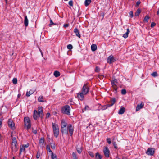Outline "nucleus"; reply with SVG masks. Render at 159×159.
<instances>
[{"mask_svg":"<svg viewBox=\"0 0 159 159\" xmlns=\"http://www.w3.org/2000/svg\"><path fill=\"white\" fill-rule=\"evenodd\" d=\"M67 123L64 120H61V131L62 134L68 135V131H69L70 135L71 136L73 133L74 128L72 126L71 124H69L68 125L67 128L66 127Z\"/></svg>","mask_w":159,"mask_h":159,"instance_id":"f257e3e1","label":"nucleus"},{"mask_svg":"<svg viewBox=\"0 0 159 159\" xmlns=\"http://www.w3.org/2000/svg\"><path fill=\"white\" fill-rule=\"evenodd\" d=\"M70 107L68 105H66L64 106L61 109L62 113L66 114L68 115H70Z\"/></svg>","mask_w":159,"mask_h":159,"instance_id":"f03ea898","label":"nucleus"},{"mask_svg":"<svg viewBox=\"0 0 159 159\" xmlns=\"http://www.w3.org/2000/svg\"><path fill=\"white\" fill-rule=\"evenodd\" d=\"M88 84V83L84 84L81 89V92L84 93V95H86L89 91V88Z\"/></svg>","mask_w":159,"mask_h":159,"instance_id":"7ed1b4c3","label":"nucleus"},{"mask_svg":"<svg viewBox=\"0 0 159 159\" xmlns=\"http://www.w3.org/2000/svg\"><path fill=\"white\" fill-rule=\"evenodd\" d=\"M24 121L25 127H26L27 129H29L31 127L30 121L29 118L28 117H25L24 119Z\"/></svg>","mask_w":159,"mask_h":159,"instance_id":"20e7f679","label":"nucleus"},{"mask_svg":"<svg viewBox=\"0 0 159 159\" xmlns=\"http://www.w3.org/2000/svg\"><path fill=\"white\" fill-rule=\"evenodd\" d=\"M17 144V141L15 137H14L12 138V149H14L15 150H16V145Z\"/></svg>","mask_w":159,"mask_h":159,"instance_id":"39448f33","label":"nucleus"},{"mask_svg":"<svg viewBox=\"0 0 159 159\" xmlns=\"http://www.w3.org/2000/svg\"><path fill=\"white\" fill-rule=\"evenodd\" d=\"M154 153V149L153 148H148L146 152V153L148 155H153Z\"/></svg>","mask_w":159,"mask_h":159,"instance_id":"423d86ee","label":"nucleus"},{"mask_svg":"<svg viewBox=\"0 0 159 159\" xmlns=\"http://www.w3.org/2000/svg\"><path fill=\"white\" fill-rule=\"evenodd\" d=\"M42 118L43 116L41 115H39V114L37 112V111L36 110H35L34 111L33 118L34 120H37L39 117Z\"/></svg>","mask_w":159,"mask_h":159,"instance_id":"0eeeda50","label":"nucleus"},{"mask_svg":"<svg viewBox=\"0 0 159 159\" xmlns=\"http://www.w3.org/2000/svg\"><path fill=\"white\" fill-rule=\"evenodd\" d=\"M103 152L105 156L108 157H109L110 152L108 148L107 147H105L103 150Z\"/></svg>","mask_w":159,"mask_h":159,"instance_id":"6e6552de","label":"nucleus"},{"mask_svg":"<svg viewBox=\"0 0 159 159\" xmlns=\"http://www.w3.org/2000/svg\"><path fill=\"white\" fill-rule=\"evenodd\" d=\"M144 106V103L143 102H141L140 104H138L136 106V111H139L141 109H142Z\"/></svg>","mask_w":159,"mask_h":159,"instance_id":"1a4fd4ad","label":"nucleus"},{"mask_svg":"<svg viewBox=\"0 0 159 159\" xmlns=\"http://www.w3.org/2000/svg\"><path fill=\"white\" fill-rule=\"evenodd\" d=\"M85 95L82 92L79 93L77 94V97L80 100H83L84 98V95Z\"/></svg>","mask_w":159,"mask_h":159,"instance_id":"9d476101","label":"nucleus"},{"mask_svg":"<svg viewBox=\"0 0 159 159\" xmlns=\"http://www.w3.org/2000/svg\"><path fill=\"white\" fill-rule=\"evenodd\" d=\"M116 61L115 59L111 55L109 56L107 59V62L111 64Z\"/></svg>","mask_w":159,"mask_h":159,"instance_id":"9b49d317","label":"nucleus"},{"mask_svg":"<svg viewBox=\"0 0 159 159\" xmlns=\"http://www.w3.org/2000/svg\"><path fill=\"white\" fill-rule=\"evenodd\" d=\"M42 107H39L38 108L37 112L39 114V115H41L42 116L43 115V111Z\"/></svg>","mask_w":159,"mask_h":159,"instance_id":"f8f14e48","label":"nucleus"},{"mask_svg":"<svg viewBox=\"0 0 159 159\" xmlns=\"http://www.w3.org/2000/svg\"><path fill=\"white\" fill-rule=\"evenodd\" d=\"M116 99L113 98L111 99L110 102L109 104H107V107H111L116 102Z\"/></svg>","mask_w":159,"mask_h":159,"instance_id":"ddd939ff","label":"nucleus"},{"mask_svg":"<svg viewBox=\"0 0 159 159\" xmlns=\"http://www.w3.org/2000/svg\"><path fill=\"white\" fill-rule=\"evenodd\" d=\"M8 125L11 128H13L14 127V124L12 120L9 119L8 121Z\"/></svg>","mask_w":159,"mask_h":159,"instance_id":"4468645a","label":"nucleus"},{"mask_svg":"<svg viewBox=\"0 0 159 159\" xmlns=\"http://www.w3.org/2000/svg\"><path fill=\"white\" fill-rule=\"evenodd\" d=\"M74 32L76 34V35L79 38H80L81 35L80 34V32L77 28H75L74 29Z\"/></svg>","mask_w":159,"mask_h":159,"instance_id":"2eb2a0df","label":"nucleus"},{"mask_svg":"<svg viewBox=\"0 0 159 159\" xmlns=\"http://www.w3.org/2000/svg\"><path fill=\"white\" fill-rule=\"evenodd\" d=\"M44 143V138H40L39 140V144L40 146L42 147Z\"/></svg>","mask_w":159,"mask_h":159,"instance_id":"dca6fc26","label":"nucleus"},{"mask_svg":"<svg viewBox=\"0 0 159 159\" xmlns=\"http://www.w3.org/2000/svg\"><path fill=\"white\" fill-rule=\"evenodd\" d=\"M130 32V31L129 30V29L128 28L127 29V32H126L125 33L123 34V37L124 38H126L127 37H128V34L129 33V32Z\"/></svg>","mask_w":159,"mask_h":159,"instance_id":"f3484780","label":"nucleus"},{"mask_svg":"<svg viewBox=\"0 0 159 159\" xmlns=\"http://www.w3.org/2000/svg\"><path fill=\"white\" fill-rule=\"evenodd\" d=\"M24 22L25 26L26 27L27 26L28 24V20L26 16H25Z\"/></svg>","mask_w":159,"mask_h":159,"instance_id":"a211bd4d","label":"nucleus"},{"mask_svg":"<svg viewBox=\"0 0 159 159\" xmlns=\"http://www.w3.org/2000/svg\"><path fill=\"white\" fill-rule=\"evenodd\" d=\"M52 128L53 131L59 129L58 126L57 125L53 123H52Z\"/></svg>","mask_w":159,"mask_h":159,"instance_id":"6ab92c4d","label":"nucleus"},{"mask_svg":"<svg viewBox=\"0 0 159 159\" xmlns=\"http://www.w3.org/2000/svg\"><path fill=\"white\" fill-rule=\"evenodd\" d=\"M91 48L93 51H94L97 49V46L96 44H92L91 46Z\"/></svg>","mask_w":159,"mask_h":159,"instance_id":"aec40b11","label":"nucleus"},{"mask_svg":"<svg viewBox=\"0 0 159 159\" xmlns=\"http://www.w3.org/2000/svg\"><path fill=\"white\" fill-rule=\"evenodd\" d=\"M125 111V109L124 107H122L119 110L118 113L120 114H122L124 113Z\"/></svg>","mask_w":159,"mask_h":159,"instance_id":"412c9836","label":"nucleus"},{"mask_svg":"<svg viewBox=\"0 0 159 159\" xmlns=\"http://www.w3.org/2000/svg\"><path fill=\"white\" fill-rule=\"evenodd\" d=\"M34 91L33 90H30L29 92H27L26 93V96L27 97H29L30 95L33 94Z\"/></svg>","mask_w":159,"mask_h":159,"instance_id":"4be33fe9","label":"nucleus"},{"mask_svg":"<svg viewBox=\"0 0 159 159\" xmlns=\"http://www.w3.org/2000/svg\"><path fill=\"white\" fill-rule=\"evenodd\" d=\"M53 132L54 136L56 138L57 137L59 134V129L53 131Z\"/></svg>","mask_w":159,"mask_h":159,"instance_id":"5701e85b","label":"nucleus"},{"mask_svg":"<svg viewBox=\"0 0 159 159\" xmlns=\"http://www.w3.org/2000/svg\"><path fill=\"white\" fill-rule=\"evenodd\" d=\"M91 0H85L84 2V4L85 6L87 7L90 3Z\"/></svg>","mask_w":159,"mask_h":159,"instance_id":"b1692460","label":"nucleus"},{"mask_svg":"<svg viewBox=\"0 0 159 159\" xmlns=\"http://www.w3.org/2000/svg\"><path fill=\"white\" fill-rule=\"evenodd\" d=\"M96 159H101L102 158V157L98 152L96 153Z\"/></svg>","mask_w":159,"mask_h":159,"instance_id":"393cba45","label":"nucleus"},{"mask_svg":"<svg viewBox=\"0 0 159 159\" xmlns=\"http://www.w3.org/2000/svg\"><path fill=\"white\" fill-rule=\"evenodd\" d=\"M76 149L78 153L80 154L82 152V149L81 147H80V148H79L78 147V146H77L76 148Z\"/></svg>","mask_w":159,"mask_h":159,"instance_id":"a878e982","label":"nucleus"},{"mask_svg":"<svg viewBox=\"0 0 159 159\" xmlns=\"http://www.w3.org/2000/svg\"><path fill=\"white\" fill-rule=\"evenodd\" d=\"M141 11V10L140 9H138L136 12L135 13V15L136 16H138L139 14H140Z\"/></svg>","mask_w":159,"mask_h":159,"instance_id":"bb28decb","label":"nucleus"},{"mask_svg":"<svg viewBox=\"0 0 159 159\" xmlns=\"http://www.w3.org/2000/svg\"><path fill=\"white\" fill-rule=\"evenodd\" d=\"M54 75L55 77H57L60 75V72L57 71H55L54 72Z\"/></svg>","mask_w":159,"mask_h":159,"instance_id":"cd10ccee","label":"nucleus"},{"mask_svg":"<svg viewBox=\"0 0 159 159\" xmlns=\"http://www.w3.org/2000/svg\"><path fill=\"white\" fill-rule=\"evenodd\" d=\"M25 147H24L23 146L22 147H21L20 148V151L19 154L20 155L21 152H22L25 151Z\"/></svg>","mask_w":159,"mask_h":159,"instance_id":"c85d7f7f","label":"nucleus"},{"mask_svg":"<svg viewBox=\"0 0 159 159\" xmlns=\"http://www.w3.org/2000/svg\"><path fill=\"white\" fill-rule=\"evenodd\" d=\"M52 159H57V157L56 155L53 154V152H52V154L51 155Z\"/></svg>","mask_w":159,"mask_h":159,"instance_id":"c756f323","label":"nucleus"},{"mask_svg":"<svg viewBox=\"0 0 159 159\" xmlns=\"http://www.w3.org/2000/svg\"><path fill=\"white\" fill-rule=\"evenodd\" d=\"M149 19V17L148 16H146L144 18L143 21L144 22H147L148 20Z\"/></svg>","mask_w":159,"mask_h":159,"instance_id":"7c9ffc66","label":"nucleus"},{"mask_svg":"<svg viewBox=\"0 0 159 159\" xmlns=\"http://www.w3.org/2000/svg\"><path fill=\"white\" fill-rule=\"evenodd\" d=\"M38 101L40 102H43V97L42 96H40L38 98Z\"/></svg>","mask_w":159,"mask_h":159,"instance_id":"2f4dec72","label":"nucleus"},{"mask_svg":"<svg viewBox=\"0 0 159 159\" xmlns=\"http://www.w3.org/2000/svg\"><path fill=\"white\" fill-rule=\"evenodd\" d=\"M46 149L49 152H51V154H52V152H53L50 148V146L49 145H47L46 146Z\"/></svg>","mask_w":159,"mask_h":159,"instance_id":"473e14b6","label":"nucleus"},{"mask_svg":"<svg viewBox=\"0 0 159 159\" xmlns=\"http://www.w3.org/2000/svg\"><path fill=\"white\" fill-rule=\"evenodd\" d=\"M72 156L73 159H78L77 157L76 156V153L75 152H73Z\"/></svg>","mask_w":159,"mask_h":159,"instance_id":"72a5a7b5","label":"nucleus"},{"mask_svg":"<svg viewBox=\"0 0 159 159\" xmlns=\"http://www.w3.org/2000/svg\"><path fill=\"white\" fill-rule=\"evenodd\" d=\"M151 75L154 77L157 76V74L156 72H154L151 74Z\"/></svg>","mask_w":159,"mask_h":159,"instance_id":"f704fd0d","label":"nucleus"},{"mask_svg":"<svg viewBox=\"0 0 159 159\" xmlns=\"http://www.w3.org/2000/svg\"><path fill=\"white\" fill-rule=\"evenodd\" d=\"M67 48L69 50H71L73 48V46L71 44H69L67 46Z\"/></svg>","mask_w":159,"mask_h":159,"instance_id":"c9c22d12","label":"nucleus"},{"mask_svg":"<svg viewBox=\"0 0 159 159\" xmlns=\"http://www.w3.org/2000/svg\"><path fill=\"white\" fill-rule=\"evenodd\" d=\"M13 83L14 84H16L17 83V79L16 78H14L12 80Z\"/></svg>","mask_w":159,"mask_h":159,"instance_id":"e433bc0d","label":"nucleus"},{"mask_svg":"<svg viewBox=\"0 0 159 159\" xmlns=\"http://www.w3.org/2000/svg\"><path fill=\"white\" fill-rule=\"evenodd\" d=\"M52 25H56V24L54 23L52 20L51 19L50 20V24L49 25V26L51 27Z\"/></svg>","mask_w":159,"mask_h":159,"instance_id":"4c0bfd02","label":"nucleus"},{"mask_svg":"<svg viewBox=\"0 0 159 159\" xmlns=\"http://www.w3.org/2000/svg\"><path fill=\"white\" fill-rule=\"evenodd\" d=\"M121 93L123 95L126 94V90L125 89H122L121 91Z\"/></svg>","mask_w":159,"mask_h":159,"instance_id":"58836bf2","label":"nucleus"},{"mask_svg":"<svg viewBox=\"0 0 159 159\" xmlns=\"http://www.w3.org/2000/svg\"><path fill=\"white\" fill-rule=\"evenodd\" d=\"M89 155L92 157H94V155L93 153L92 152L89 151L88 152Z\"/></svg>","mask_w":159,"mask_h":159,"instance_id":"ea45409f","label":"nucleus"},{"mask_svg":"<svg viewBox=\"0 0 159 159\" xmlns=\"http://www.w3.org/2000/svg\"><path fill=\"white\" fill-rule=\"evenodd\" d=\"M116 81L114 80H113L111 81V84L112 86L116 84Z\"/></svg>","mask_w":159,"mask_h":159,"instance_id":"a19ab883","label":"nucleus"},{"mask_svg":"<svg viewBox=\"0 0 159 159\" xmlns=\"http://www.w3.org/2000/svg\"><path fill=\"white\" fill-rule=\"evenodd\" d=\"M107 143L109 144H110L111 143V139L110 138H107Z\"/></svg>","mask_w":159,"mask_h":159,"instance_id":"79ce46f5","label":"nucleus"},{"mask_svg":"<svg viewBox=\"0 0 159 159\" xmlns=\"http://www.w3.org/2000/svg\"><path fill=\"white\" fill-rule=\"evenodd\" d=\"M112 87L115 90V91H117V87L116 85V84H115V85H113L112 86Z\"/></svg>","mask_w":159,"mask_h":159,"instance_id":"37998d69","label":"nucleus"},{"mask_svg":"<svg viewBox=\"0 0 159 159\" xmlns=\"http://www.w3.org/2000/svg\"><path fill=\"white\" fill-rule=\"evenodd\" d=\"M113 146H114V148H115L117 149V144L116 143V142H113Z\"/></svg>","mask_w":159,"mask_h":159,"instance_id":"c03bdc74","label":"nucleus"},{"mask_svg":"<svg viewBox=\"0 0 159 159\" xmlns=\"http://www.w3.org/2000/svg\"><path fill=\"white\" fill-rule=\"evenodd\" d=\"M69 4L70 6H73L72 1L71 0V1H69Z\"/></svg>","mask_w":159,"mask_h":159,"instance_id":"a18cd8bd","label":"nucleus"},{"mask_svg":"<svg viewBox=\"0 0 159 159\" xmlns=\"http://www.w3.org/2000/svg\"><path fill=\"white\" fill-rule=\"evenodd\" d=\"M100 70V68L99 67H98V66H96V67L95 71L96 72H98Z\"/></svg>","mask_w":159,"mask_h":159,"instance_id":"49530a36","label":"nucleus"},{"mask_svg":"<svg viewBox=\"0 0 159 159\" xmlns=\"http://www.w3.org/2000/svg\"><path fill=\"white\" fill-rule=\"evenodd\" d=\"M156 25V24L153 22H152L151 24V26L152 28L154 26Z\"/></svg>","mask_w":159,"mask_h":159,"instance_id":"de8ad7c7","label":"nucleus"},{"mask_svg":"<svg viewBox=\"0 0 159 159\" xmlns=\"http://www.w3.org/2000/svg\"><path fill=\"white\" fill-rule=\"evenodd\" d=\"M129 15H130V16L131 17H133V12L132 11H130L129 12Z\"/></svg>","mask_w":159,"mask_h":159,"instance_id":"09e8293b","label":"nucleus"},{"mask_svg":"<svg viewBox=\"0 0 159 159\" xmlns=\"http://www.w3.org/2000/svg\"><path fill=\"white\" fill-rule=\"evenodd\" d=\"M107 107V105H105L103 107V108H102V109L103 110H105V109H106L107 107Z\"/></svg>","mask_w":159,"mask_h":159,"instance_id":"8fccbe9b","label":"nucleus"},{"mask_svg":"<svg viewBox=\"0 0 159 159\" xmlns=\"http://www.w3.org/2000/svg\"><path fill=\"white\" fill-rule=\"evenodd\" d=\"M40 156V154L38 152H37V154L36 156V157L38 159L39 158Z\"/></svg>","mask_w":159,"mask_h":159,"instance_id":"3c124183","label":"nucleus"},{"mask_svg":"<svg viewBox=\"0 0 159 159\" xmlns=\"http://www.w3.org/2000/svg\"><path fill=\"white\" fill-rule=\"evenodd\" d=\"M29 146V144L27 143V144H25V145H24V146H23L24 147H25V148H27Z\"/></svg>","mask_w":159,"mask_h":159,"instance_id":"603ef678","label":"nucleus"},{"mask_svg":"<svg viewBox=\"0 0 159 159\" xmlns=\"http://www.w3.org/2000/svg\"><path fill=\"white\" fill-rule=\"evenodd\" d=\"M140 3V1H138L136 3V5L138 6Z\"/></svg>","mask_w":159,"mask_h":159,"instance_id":"864d4df0","label":"nucleus"},{"mask_svg":"<svg viewBox=\"0 0 159 159\" xmlns=\"http://www.w3.org/2000/svg\"><path fill=\"white\" fill-rule=\"evenodd\" d=\"M50 114L49 113H48L46 114V117L47 118H48L50 116Z\"/></svg>","mask_w":159,"mask_h":159,"instance_id":"5fc2aeb1","label":"nucleus"},{"mask_svg":"<svg viewBox=\"0 0 159 159\" xmlns=\"http://www.w3.org/2000/svg\"><path fill=\"white\" fill-rule=\"evenodd\" d=\"M52 148L54 149L55 148V145L54 144H53V145H52L51 146Z\"/></svg>","mask_w":159,"mask_h":159,"instance_id":"6e6d98bb","label":"nucleus"},{"mask_svg":"<svg viewBox=\"0 0 159 159\" xmlns=\"http://www.w3.org/2000/svg\"><path fill=\"white\" fill-rule=\"evenodd\" d=\"M64 27H68V25L67 24H65L64 25Z\"/></svg>","mask_w":159,"mask_h":159,"instance_id":"4d7b16f0","label":"nucleus"},{"mask_svg":"<svg viewBox=\"0 0 159 159\" xmlns=\"http://www.w3.org/2000/svg\"><path fill=\"white\" fill-rule=\"evenodd\" d=\"M33 132L35 134H36L37 133V131L36 130H34L33 131Z\"/></svg>","mask_w":159,"mask_h":159,"instance_id":"13d9d810","label":"nucleus"},{"mask_svg":"<svg viewBox=\"0 0 159 159\" xmlns=\"http://www.w3.org/2000/svg\"><path fill=\"white\" fill-rule=\"evenodd\" d=\"M89 108V107L87 106H86L85 107V110L88 109Z\"/></svg>","mask_w":159,"mask_h":159,"instance_id":"bf43d9fd","label":"nucleus"},{"mask_svg":"<svg viewBox=\"0 0 159 159\" xmlns=\"http://www.w3.org/2000/svg\"><path fill=\"white\" fill-rule=\"evenodd\" d=\"M157 15H159V8H158V11L157 12Z\"/></svg>","mask_w":159,"mask_h":159,"instance_id":"052dcab7","label":"nucleus"},{"mask_svg":"<svg viewBox=\"0 0 159 159\" xmlns=\"http://www.w3.org/2000/svg\"><path fill=\"white\" fill-rule=\"evenodd\" d=\"M2 123V121L1 120H0V128L1 127Z\"/></svg>","mask_w":159,"mask_h":159,"instance_id":"680f3d73","label":"nucleus"},{"mask_svg":"<svg viewBox=\"0 0 159 159\" xmlns=\"http://www.w3.org/2000/svg\"><path fill=\"white\" fill-rule=\"evenodd\" d=\"M122 159H127V158L125 157H122Z\"/></svg>","mask_w":159,"mask_h":159,"instance_id":"e2e57ef3","label":"nucleus"},{"mask_svg":"<svg viewBox=\"0 0 159 159\" xmlns=\"http://www.w3.org/2000/svg\"><path fill=\"white\" fill-rule=\"evenodd\" d=\"M116 159H120V158H119V157H116Z\"/></svg>","mask_w":159,"mask_h":159,"instance_id":"0e129e2a","label":"nucleus"},{"mask_svg":"<svg viewBox=\"0 0 159 159\" xmlns=\"http://www.w3.org/2000/svg\"><path fill=\"white\" fill-rule=\"evenodd\" d=\"M20 94H19L18 95V97H20Z\"/></svg>","mask_w":159,"mask_h":159,"instance_id":"69168bd1","label":"nucleus"},{"mask_svg":"<svg viewBox=\"0 0 159 159\" xmlns=\"http://www.w3.org/2000/svg\"><path fill=\"white\" fill-rule=\"evenodd\" d=\"M15 159V158H14V157H13V159Z\"/></svg>","mask_w":159,"mask_h":159,"instance_id":"338daca9","label":"nucleus"},{"mask_svg":"<svg viewBox=\"0 0 159 159\" xmlns=\"http://www.w3.org/2000/svg\"><path fill=\"white\" fill-rule=\"evenodd\" d=\"M6 1H7V0H5Z\"/></svg>","mask_w":159,"mask_h":159,"instance_id":"774afa93","label":"nucleus"}]
</instances>
